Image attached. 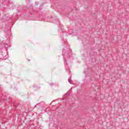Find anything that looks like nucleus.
Returning a JSON list of instances; mask_svg holds the SVG:
<instances>
[{
  "mask_svg": "<svg viewBox=\"0 0 129 129\" xmlns=\"http://www.w3.org/2000/svg\"><path fill=\"white\" fill-rule=\"evenodd\" d=\"M62 55H63V57L64 58V60H65V61H64V64H66V62H67V59H66V56H67V57H69V55H67L66 53H64V51H62Z\"/></svg>",
  "mask_w": 129,
  "mask_h": 129,
  "instance_id": "obj_1",
  "label": "nucleus"
},
{
  "mask_svg": "<svg viewBox=\"0 0 129 129\" xmlns=\"http://www.w3.org/2000/svg\"><path fill=\"white\" fill-rule=\"evenodd\" d=\"M26 3H30V0H26Z\"/></svg>",
  "mask_w": 129,
  "mask_h": 129,
  "instance_id": "obj_2",
  "label": "nucleus"
},
{
  "mask_svg": "<svg viewBox=\"0 0 129 129\" xmlns=\"http://www.w3.org/2000/svg\"><path fill=\"white\" fill-rule=\"evenodd\" d=\"M68 81H69V83L71 84V82H70V80H69V79L68 80Z\"/></svg>",
  "mask_w": 129,
  "mask_h": 129,
  "instance_id": "obj_3",
  "label": "nucleus"
}]
</instances>
